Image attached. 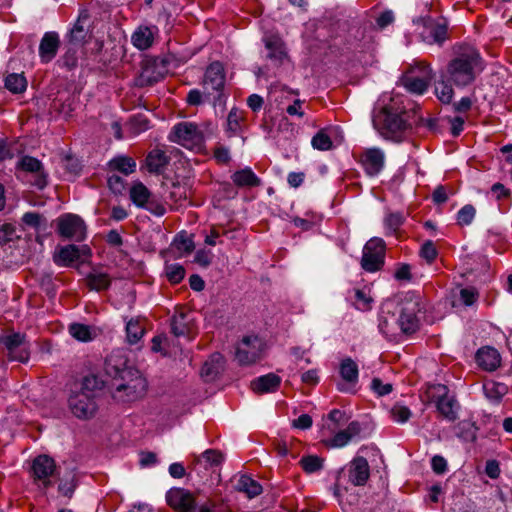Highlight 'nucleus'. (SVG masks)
<instances>
[{
	"label": "nucleus",
	"instance_id": "obj_1",
	"mask_svg": "<svg viewBox=\"0 0 512 512\" xmlns=\"http://www.w3.org/2000/svg\"><path fill=\"white\" fill-rule=\"evenodd\" d=\"M372 122L374 128L385 139L394 142L403 141L417 122L416 111L408 109L401 96L390 97L388 102L382 99V104L374 109Z\"/></svg>",
	"mask_w": 512,
	"mask_h": 512
},
{
	"label": "nucleus",
	"instance_id": "obj_2",
	"mask_svg": "<svg viewBox=\"0 0 512 512\" xmlns=\"http://www.w3.org/2000/svg\"><path fill=\"white\" fill-rule=\"evenodd\" d=\"M105 372L111 380L112 397L118 402H132L142 398L147 381L141 373L127 366V359L120 352H112L105 360Z\"/></svg>",
	"mask_w": 512,
	"mask_h": 512
},
{
	"label": "nucleus",
	"instance_id": "obj_3",
	"mask_svg": "<svg viewBox=\"0 0 512 512\" xmlns=\"http://www.w3.org/2000/svg\"><path fill=\"white\" fill-rule=\"evenodd\" d=\"M482 71L483 63L479 52L473 47H464L448 62L441 73V78L456 87H466L471 85Z\"/></svg>",
	"mask_w": 512,
	"mask_h": 512
},
{
	"label": "nucleus",
	"instance_id": "obj_4",
	"mask_svg": "<svg viewBox=\"0 0 512 512\" xmlns=\"http://www.w3.org/2000/svg\"><path fill=\"white\" fill-rule=\"evenodd\" d=\"M215 132L211 122L194 123L183 121L171 129L168 139L182 147L200 152L204 148L205 140Z\"/></svg>",
	"mask_w": 512,
	"mask_h": 512
},
{
	"label": "nucleus",
	"instance_id": "obj_5",
	"mask_svg": "<svg viewBox=\"0 0 512 512\" xmlns=\"http://www.w3.org/2000/svg\"><path fill=\"white\" fill-rule=\"evenodd\" d=\"M420 311L417 300H409L403 303L400 315L395 321L384 319L379 324L380 331L393 341H400L403 336L415 333L419 329L417 313Z\"/></svg>",
	"mask_w": 512,
	"mask_h": 512
},
{
	"label": "nucleus",
	"instance_id": "obj_6",
	"mask_svg": "<svg viewBox=\"0 0 512 512\" xmlns=\"http://www.w3.org/2000/svg\"><path fill=\"white\" fill-rule=\"evenodd\" d=\"M204 99L215 108L225 109L226 97L224 95L225 73L221 63H211L204 74L203 79Z\"/></svg>",
	"mask_w": 512,
	"mask_h": 512
},
{
	"label": "nucleus",
	"instance_id": "obj_7",
	"mask_svg": "<svg viewBox=\"0 0 512 512\" xmlns=\"http://www.w3.org/2000/svg\"><path fill=\"white\" fill-rule=\"evenodd\" d=\"M431 400L435 403L439 414L449 422L458 418L460 405L454 395L449 394L446 385L435 384L430 387Z\"/></svg>",
	"mask_w": 512,
	"mask_h": 512
},
{
	"label": "nucleus",
	"instance_id": "obj_8",
	"mask_svg": "<svg viewBox=\"0 0 512 512\" xmlns=\"http://www.w3.org/2000/svg\"><path fill=\"white\" fill-rule=\"evenodd\" d=\"M434 76L430 64L421 61L416 63L411 72L402 78V83L409 92L423 94Z\"/></svg>",
	"mask_w": 512,
	"mask_h": 512
},
{
	"label": "nucleus",
	"instance_id": "obj_9",
	"mask_svg": "<svg viewBox=\"0 0 512 512\" xmlns=\"http://www.w3.org/2000/svg\"><path fill=\"white\" fill-rule=\"evenodd\" d=\"M385 242L381 238L370 239L363 248L361 267L367 272H376L384 265Z\"/></svg>",
	"mask_w": 512,
	"mask_h": 512
},
{
	"label": "nucleus",
	"instance_id": "obj_10",
	"mask_svg": "<svg viewBox=\"0 0 512 512\" xmlns=\"http://www.w3.org/2000/svg\"><path fill=\"white\" fill-rule=\"evenodd\" d=\"M56 472L55 461L47 455H40L33 460L31 473L34 483L41 489L53 485L52 478Z\"/></svg>",
	"mask_w": 512,
	"mask_h": 512
},
{
	"label": "nucleus",
	"instance_id": "obj_11",
	"mask_svg": "<svg viewBox=\"0 0 512 512\" xmlns=\"http://www.w3.org/2000/svg\"><path fill=\"white\" fill-rule=\"evenodd\" d=\"M262 346L257 336H245L236 347V360L240 365L255 363L261 357Z\"/></svg>",
	"mask_w": 512,
	"mask_h": 512
},
{
	"label": "nucleus",
	"instance_id": "obj_12",
	"mask_svg": "<svg viewBox=\"0 0 512 512\" xmlns=\"http://www.w3.org/2000/svg\"><path fill=\"white\" fill-rule=\"evenodd\" d=\"M58 233L67 239L81 241L86 236L84 221L74 214H64L57 219Z\"/></svg>",
	"mask_w": 512,
	"mask_h": 512
},
{
	"label": "nucleus",
	"instance_id": "obj_13",
	"mask_svg": "<svg viewBox=\"0 0 512 512\" xmlns=\"http://www.w3.org/2000/svg\"><path fill=\"white\" fill-rule=\"evenodd\" d=\"M69 409L72 414L79 419L92 418L98 409L96 400L93 395L75 392L68 399Z\"/></svg>",
	"mask_w": 512,
	"mask_h": 512
},
{
	"label": "nucleus",
	"instance_id": "obj_14",
	"mask_svg": "<svg viewBox=\"0 0 512 512\" xmlns=\"http://www.w3.org/2000/svg\"><path fill=\"white\" fill-rule=\"evenodd\" d=\"M359 163L368 176H377L385 166V153L378 147L367 148L360 154Z\"/></svg>",
	"mask_w": 512,
	"mask_h": 512
},
{
	"label": "nucleus",
	"instance_id": "obj_15",
	"mask_svg": "<svg viewBox=\"0 0 512 512\" xmlns=\"http://www.w3.org/2000/svg\"><path fill=\"white\" fill-rule=\"evenodd\" d=\"M168 505L177 512H193L196 501L193 494L184 488H172L166 494Z\"/></svg>",
	"mask_w": 512,
	"mask_h": 512
},
{
	"label": "nucleus",
	"instance_id": "obj_16",
	"mask_svg": "<svg viewBox=\"0 0 512 512\" xmlns=\"http://www.w3.org/2000/svg\"><path fill=\"white\" fill-rule=\"evenodd\" d=\"M91 255V249L84 245L78 247L76 245H67L61 247L54 255V262L59 266H69L76 260L85 259Z\"/></svg>",
	"mask_w": 512,
	"mask_h": 512
},
{
	"label": "nucleus",
	"instance_id": "obj_17",
	"mask_svg": "<svg viewBox=\"0 0 512 512\" xmlns=\"http://www.w3.org/2000/svg\"><path fill=\"white\" fill-rule=\"evenodd\" d=\"M424 30L421 32L423 41L428 44L441 45L447 38V25L431 18L421 19Z\"/></svg>",
	"mask_w": 512,
	"mask_h": 512
},
{
	"label": "nucleus",
	"instance_id": "obj_18",
	"mask_svg": "<svg viewBox=\"0 0 512 512\" xmlns=\"http://www.w3.org/2000/svg\"><path fill=\"white\" fill-rule=\"evenodd\" d=\"M370 476V467L366 458L355 457L348 465L349 481L355 486L366 484Z\"/></svg>",
	"mask_w": 512,
	"mask_h": 512
},
{
	"label": "nucleus",
	"instance_id": "obj_19",
	"mask_svg": "<svg viewBox=\"0 0 512 512\" xmlns=\"http://www.w3.org/2000/svg\"><path fill=\"white\" fill-rule=\"evenodd\" d=\"M339 372L345 383L338 384V390L342 392H350L351 386H354L358 382V365L351 358H345L340 363Z\"/></svg>",
	"mask_w": 512,
	"mask_h": 512
},
{
	"label": "nucleus",
	"instance_id": "obj_20",
	"mask_svg": "<svg viewBox=\"0 0 512 512\" xmlns=\"http://www.w3.org/2000/svg\"><path fill=\"white\" fill-rule=\"evenodd\" d=\"M60 47L59 35L56 32H46L39 45V57L42 63H49L57 55Z\"/></svg>",
	"mask_w": 512,
	"mask_h": 512
},
{
	"label": "nucleus",
	"instance_id": "obj_21",
	"mask_svg": "<svg viewBox=\"0 0 512 512\" xmlns=\"http://www.w3.org/2000/svg\"><path fill=\"white\" fill-rule=\"evenodd\" d=\"M362 431L361 424L358 421H352L348 426L337 432L328 442V445L334 448H341L359 437Z\"/></svg>",
	"mask_w": 512,
	"mask_h": 512
},
{
	"label": "nucleus",
	"instance_id": "obj_22",
	"mask_svg": "<svg viewBox=\"0 0 512 512\" xmlns=\"http://www.w3.org/2000/svg\"><path fill=\"white\" fill-rule=\"evenodd\" d=\"M90 32V16L87 11H82L70 31V41L75 44L84 43Z\"/></svg>",
	"mask_w": 512,
	"mask_h": 512
},
{
	"label": "nucleus",
	"instance_id": "obj_23",
	"mask_svg": "<svg viewBox=\"0 0 512 512\" xmlns=\"http://www.w3.org/2000/svg\"><path fill=\"white\" fill-rule=\"evenodd\" d=\"M158 29L155 26H139L131 36L132 44L139 50L149 49L153 43Z\"/></svg>",
	"mask_w": 512,
	"mask_h": 512
},
{
	"label": "nucleus",
	"instance_id": "obj_24",
	"mask_svg": "<svg viewBox=\"0 0 512 512\" xmlns=\"http://www.w3.org/2000/svg\"><path fill=\"white\" fill-rule=\"evenodd\" d=\"M477 364L486 371H495L501 364V356L493 347H483L476 354Z\"/></svg>",
	"mask_w": 512,
	"mask_h": 512
},
{
	"label": "nucleus",
	"instance_id": "obj_25",
	"mask_svg": "<svg viewBox=\"0 0 512 512\" xmlns=\"http://www.w3.org/2000/svg\"><path fill=\"white\" fill-rule=\"evenodd\" d=\"M18 167L21 168L22 170L26 171V172L36 173L37 174L36 175L35 185L38 188L42 189V188H44L46 186V184H47V181H46L47 175L43 171L42 163L38 159H36L34 157H31V156H24L18 162Z\"/></svg>",
	"mask_w": 512,
	"mask_h": 512
},
{
	"label": "nucleus",
	"instance_id": "obj_26",
	"mask_svg": "<svg viewBox=\"0 0 512 512\" xmlns=\"http://www.w3.org/2000/svg\"><path fill=\"white\" fill-rule=\"evenodd\" d=\"M281 383V378L274 374L269 373L254 379L251 382V389L258 394L271 393L276 391Z\"/></svg>",
	"mask_w": 512,
	"mask_h": 512
},
{
	"label": "nucleus",
	"instance_id": "obj_27",
	"mask_svg": "<svg viewBox=\"0 0 512 512\" xmlns=\"http://www.w3.org/2000/svg\"><path fill=\"white\" fill-rule=\"evenodd\" d=\"M265 47L268 50L267 58L276 65H280L287 59V52L283 41L276 36H270L265 39Z\"/></svg>",
	"mask_w": 512,
	"mask_h": 512
},
{
	"label": "nucleus",
	"instance_id": "obj_28",
	"mask_svg": "<svg viewBox=\"0 0 512 512\" xmlns=\"http://www.w3.org/2000/svg\"><path fill=\"white\" fill-rule=\"evenodd\" d=\"M169 162L168 156L160 149L150 151L145 159V165L150 173L160 174Z\"/></svg>",
	"mask_w": 512,
	"mask_h": 512
},
{
	"label": "nucleus",
	"instance_id": "obj_29",
	"mask_svg": "<svg viewBox=\"0 0 512 512\" xmlns=\"http://www.w3.org/2000/svg\"><path fill=\"white\" fill-rule=\"evenodd\" d=\"M107 168L110 172H119L125 176H128L135 172L136 161L129 156H116L107 163Z\"/></svg>",
	"mask_w": 512,
	"mask_h": 512
},
{
	"label": "nucleus",
	"instance_id": "obj_30",
	"mask_svg": "<svg viewBox=\"0 0 512 512\" xmlns=\"http://www.w3.org/2000/svg\"><path fill=\"white\" fill-rule=\"evenodd\" d=\"M223 367V356L220 353L212 354L201 368V377L206 381L214 380Z\"/></svg>",
	"mask_w": 512,
	"mask_h": 512
},
{
	"label": "nucleus",
	"instance_id": "obj_31",
	"mask_svg": "<svg viewBox=\"0 0 512 512\" xmlns=\"http://www.w3.org/2000/svg\"><path fill=\"white\" fill-rule=\"evenodd\" d=\"M145 334L144 319L130 318L126 322V339L130 345L137 344Z\"/></svg>",
	"mask_w": 512,
	"mask_h": 512
},
{
	"label": "nucleus",
	"instance_id": "obj_32",
	"mask_svg": "<svg viewBox=\"0 0 512 512\" xmlns=\"http://www.w3.org/2000/svg\"><path fill=\"white\" fill-rule=\"evenodd\" d=\"M231 179L240 188L256 187L261 184L260 178L248 167L233 173Z\"/></svg>",
	"mask_w": 512,
	"mask_h": 512
},
{
	"label": "nucleus",
	"instance_id": "obj_33",
	"mask_svg": "<svg viewBox=\"0 0 512 512\" xmlns=\"http://www.w3.org/2000/svg\"><path fill=\"white\" fill-rule=\"evenodd\" d=\"M235 489L245 493L249 498L256 497L262 493V486L248 475H241L236 480Z\"/></svg>",
	"mask_w": 512,
	"mask_h": 512
},
{
	"label": "nucleus",
	"instance_id": "obj_34",
	"mask_svg": "<svg viewBox=\"0 0 512 512\" xmlns=\"http://www.w3.org/2000/svg\"><path fill=\"white\" fill-rule=\"evenodd\" d=\"M105 382L97 375L90 374L83 378L81 390L79 392L86 395H93L96 400L98 393L104 388Z\"/></svg>",
	"mask_w": 512,
	"mask_h": 512
},
{
	"label": "nucleus",
	"instance_id": "obj_35",
	"mask_svg": "<svg viewBox=\"0 0 512 512\" xmlns=\"http://www.w3.org/2000/svg\"><path fill=\"white\" fill-rule=\"evenodd\" d=\"M485 396L494 402H500L502 397L507 394L508 387L504 383L495 381H486L483 385Z\"/></svg>",
	"mask_w": 512,
	"mask_h": 512
},
{
	"label": "nucleus",
	"instance_id": "obj_36",
	"mask_svg": "<svg viewBox=\"0 0 512 512\" xmlns=\"http://www.w3.org/2000/svg\"><path fill=\"white\" fill-rule=\"evenodd\" d=\"M86 284L91 290L102 291L107 289L111 284L108 274L102 272H91L86 276Z\"/></svg>",
	"mask_w": 512,
	"mask_h": 512
},
{
	"label": "nucleus",
	"instance_id": "obj_37",
	"mask_svg": "<svg viewBox=\"0 0 512 512\" xmlns=\"http://www.w3.org/2000/svg\"><path fill=\"white\" fill-rule=\"evenodd\" d=\"M130 198L138 207H144L149 202L151 193L142 182H137L130 188Z\"/></svg>",
	"mask_w": 512,
	"mask_h": 512
},
{
	"label": "nucleus",
	"instance_id": "obj_38",
	"mask_svg": "<svg viewBox=\"0 0 512 512\" xmlns=\"http://www.w3.org/2000/svg\"><path fill=\"white\" fill-rule=\"evenodd\" d=\"M171 331L176 337L185 336L190 331L189 321L184 312H177L171 319Z\"/></svg>",
	"mask_w": 512,
	"mask_h": 512
},
{
	"label": "nucleus",
	"instance_id": "obj_39",
	"mask_svg": "<svg viewBox=\"0 0 512 512\" xmlns=\"http://www.w3.org/2000/svg\"><path fill=\"white\" fill-rule=\"evenodd\" d=\"M5 87L12 93H22L27 87V80L23 74L12 73L5 78Z\"/></svg>",
	"mask_w": 512,
	"mask_h": 512
},
{
	"label": "nucleus",
	"instance_id": "obj_40",
	"mask_svg": "<svg viewBox=\"0 0 512 512\" xmlns=\"http://www.w3.org/2000/svg\"><path fill=\"white\" fill-rule=\"evenodd\" d=\"M456 435L467 442H473L477 438V427L471 421H461L457 424Z\"/></svg>",
	"mask_w": 512,
	"mask_h": 512
},
{
	"label": "nucleus",
	"instance_id": "obj_41",
	"mask_svg": "<svg viewBox=\"0 0 512 512\" xmlns=\"http://www.w3.org/2000/svg\"><path fill=\"white\" fill-rule=\"evenodd\" d=\"M405 217L400 212L388 213L384 218L386 235L395 234L403 225Z\"/></svg>",
	"mask_w": 512,
	"mask_h": 512
},
{
	"label": "nucleus",
	"instance_id": "obj_42",
	"mask_svg": "<svg viewBox=\"0 0 512 512\" xmlns=\"http://www.w3.org/2000/svg\"><path fill=\"white\" fill-rule=\"evenodd\" d=\"M453 85V83H450L443 78H441V80L436 85L435 93L442 103L448 104L451 102L454 95V90L452 88Z\"/></svg>",
	"mask_w": 512,
	"mask_h": 512
},
{
	"label": "nucleus",
	"instance_id": "obj_43",
	"mask_svg": "<svg viewBox=\"0 0 512 512\" xmlns=\"http://www.w3.org/2000/svg\"><path fill=\"white\" fill-rule=\"evenodd\" d=\"M311 145L314 149L327 151L332 148L333 142L325 129L319 130L312 138Z\"/></svg>",
	"mask_w": 512,
	"mask_h": 512
},
{
	"label": "nucleus",
	"instance_id": "obj_44",
	"mask_svg": "<svg viewBox=\"0 0 512 512\" xmlns=\"http://www.w3.org/2000/svg\"><path fill=\"white\" fill-rule=\"evenodd\" d=\"M242 119L243 117L240 111L237 109H231L227 117L226 127V132L229 137L236 135L240 131Z\"/></svg>",
	"mask_w": 512,
	"mask_h": 512
},
{
	"label": "nucleus",
	"instance_id": "obj_45",
	"mask_svg": "<svg viewBox=\"0 0 512 512\" xmlns=\"http://www.w3.org/2000/svg\"><path fill=\"white\" fill-rule=\"evenodd\" d=\"M299 463L302 469L309 474L317 472L323 467V459L315 455L304 456Z\"/></svg>",
	"mask_w": 512,
	"mask_h": 512
},
{
	"label": "nucleus",
	"instance_id": "obj_46",
	"mask_svg": "<svg viewBox=\"0 0 512 512\" xmlns=\"http://www.w3.org/2000/svg\"><path fill=\"white\" fill-rule=\"evenodd\" d=\"M69 333L71 336L79 341L87 342L92 339L91 337V331L89 326L80 324V323H73L69 326Z\"/></svg>",
	"mask_w": 512,
	"mask_h": 512
},
{
	"label": "nucleus",
	"instance_id": "obj_47",
	"mask_svg": "<svg viewBox=\"0 0 512 512\" xmlns=\"http://www.w3.org/2000/svg\"><path fill=\"white\" fill-rule=\"evenodd\" d=\"M390 415L395 422L403 424L410 419L412 413L408 407L395 404L390 410Z\"/></svg>",
	"mask_w": 512,
	"mask_h": 512
},
{
	"label": "nucleus",
	"instance_id": "obj_48",
	"mask_svg": "<svg viewBox=\"0 0 512 512\" xmlns=\"http://www.w3.org/2000/svg\"><path fill=\"white\" fill-rule=\"evenodd\" d=\"M476 209L473 205L463 206L457 213V221L461 226L470 225L475 217Z\"/></svg>",
	"mask_w": 512,
	"mask_h": 512
},
{
	"label": "nucleus",
	"instance_id": "obj_49",
	"mask_svg": "<svg viewBox=\"0 0 512 512\" xmlns=\"http://www.w3.org/2000/svg\"><path fill=\"white\" fill-rule=\"evenodd\" d=\"M165 272L168 280L173 284L180 283L185 276V269L179 264L167 265Z\"/></svg>",
	"mask_w": 512,
	"mask_h": 512
},
{
	"label": "nucleus",
	"instance_id": "obj_50",
	"mask_svg": "<svg viewBox=\"0 0 512 512\" xmlns=\"http://www.w3.org/2000/svg\"><path fill=\"white\" fill-rule=\"evenodd\" d=\"M420 256L429 264L437 258L438 251L433 241L428 240L423 243L420 249Z\"/></svg>",
	"mask_w": 512,
	"mask_h": 512
},
{
	"label": "nucleus",
	"instance_id": "obj_51",
	"mask_svg": "<svg viewBox=\"0 0 512 512\" xmlns=\"http://www.w3.org/2000/svg\"><path fill=\"white\" fill-rule=\"evenodd\" d=\"M201 459L206 462V467H214L222 463L223 455L218 450L208 449L202 453Z\"/></svg>",
	"mask_w": 512,
	"mask_h": 512
},
{
	"label": "nucleus",
	"instance_id": "obj_52",
	"mask_svg": "<svg viewBox=\"0 0 512 512\" xmlns=\"http://www.w3.org/2000/svg\"><path fill=\"white\" fill-rule=\"evenodd\" d=\"M175 248L181 253H190L194 249V242L192 238L180 234L174 240Z\"/></svg>",
	"mask_w": 512,
	"mask_h": 512
},
{
	"label": "nucleus",
	"instance_id": "obj_53",
	"mask_svg": "<svg viewBox=\"0 0 512 512\" xmlns=\"http://www.w3.org/2000/svg\"><path fill=\"white\" fill-rule=\"evenodd\" d=\"M7 358L10 361H19L25 363L29 359V352L25 345L7 350Z\"/></svg>",
	"mask_w": 512,
	"mask_h": 512
},
{
	"label": "nucleus",
	"instance_id": "obj_54",
	"mask_svg": "<svg viewBox=\"0 0 512 512\" xmlns=\"http://www.w3.org/2000/svg\"><path fill=\"white\" fill-rule=\"evenodd\" d=\"M372 299L360 289L354 291V305L358 310H368L371 307Z\"/></svg>",
	"mask_w": 512,
	"mask_h": 512
},
{
	"label": "nucleus",
	"instance_id": "obj_55",
	"mask_svg": "<svg viewBox=\"0 0 512 512\" xmlns=\"http://www.w3.org/2000/svg\"><path fill=\"white\" fill-rule=\"evenodd\" d=\"M479 298L478 291L475 288H462L460 290V300L466 306L473 305Z\"/></svg>",
	"mask_w": 512,
	"mask_h": 512
},
{
	"label": "nucleus",
	"instance_id": "obj_56",
	"mask_svg": "<svg viewBox=\"0 0 512 512\" xmlns=\"http://www.w3.org/2000/svg\"><path fill=\"white\" fill-rule=\"evenodd\" d=\"M371 389L378 396H385L392 392L393 386L390 383H383L379 378H374L371 382Z\"/></svg>",
	"mask_w": 512,
	"mask_h": 512
},
{
	"label": "nucleus",
	"instance_id": "obj_57",
	"mask_svg": "<svg viewBox=\"0 0 512 512\" xmlns=\"http://www.w3.org/2000/svg\"><path fill=\"white\" fill-rule=\"evenodd\" d=\"M16 229L12 224H0V245L10 242L14 239Z\"/></svg>",
	"mask_w": 512,
	"mask_h": 512
},
{
	"label": "nucleus",
	"instance_id": "obj_58",
	"mask_svg": "<svg viewBox=\"0 0 512 512\" xmlns=\"http://www.w3.org/2000/svg\"><path fill=\"white\" fill-rule=\"evenodd\" d=\"M131 127L134 133L139 134L149 128V121L143 115H136L131 119Z\"/></svg>",
	"mask_w": 512,
	"mask_h": 512
},
{
	"label": "nucleus",
	"instance_id": "obj_59",
	"mask_svg": "<svg viewBox=\"0 0 512 512\" xmlns=\"http://www.w3.org/2000/svg\"><path fill=\"white\" fill-rule=\"evenodd\" d=\"M213 259L210 250H198L195 254L194 261L202 267H208Z\"/></svg>",
	"mask_w": 512,
	"mask_h": 512
},
{
	"label": "nucleus",
	"instance_id": "obj_60",
	"mask_svg": "<svg viewBox=\"0 0 512 512\" xmlns=\"http://www.w3.org/2000/svg\"><path fill=\"white\" fill-rule=\"evenodd\" d=\"M22 221L29 227L38 228L42 222V216L36 212H26L22 216Z\"/></svg>",
	"mask_w": 512,
	"mask_h": 512
},
{
	"label": "nucleus",
	"instance_id": "obj_61",
	"mask_svg": "<svg viewBox=\"0 0 512 512\" xmlns=\"http://www.w3.org/2000/svg\"><path fill=\"white\" fill-rule=\"evenodd\" d=\"M4 345L7 350L14 349L21 345H24V336H22L19 333H14V334L8 335L4 339Z\"/></svg>",
	"mask_w": 512,
	"mask_h": 512
},
{
	"label": "nucleus",
	"instance_id": "obj_62",
	"mask_svg": "<svg viewBox=\"0 0 512 512\" xmlns=\"http://www.w3.org/2000/svg\"><path fill=\"white\" fill-rule=\"evenodd\" d=\"M108 186L114 193H121L124 190V180L122 177L112 174L108 177Z\"/></svg>",
	"mask_w": 512,
	"mask_h": 512
},
{
	"label": "nucleus",
	"instance_id": "obj_63",
	"mask_svg": "<svg viewBox=\"0 0 512 512\" xmlns=\"http://www.w3.org/2000/svg\"><path fill=\"white\" fill-rule=\"evenodd\" d=\"M143 208L147 209L149 212L156 216H162L166 212L165 207L152 198L149 199V202L146 203Z\"/></svg>",
	"mask_w": 512,
	"mask_h": 512
},
{
	"label": "nucleus",
	"instance_id": "obj_64",
	"mask_svg": "<svg viewBox=\"0 0 512 512\" xmlns=\"http://www.w3.org/2000/svg\"><path fill=\"white\" fill-rule=\"evenodd\" d=\"M214 157L219 163L226 164L230 161V151L224 146H217L214 149Z\"/></svg>",
	"mask_w": 512,
	"mask_h": 512
}]
</instances>
